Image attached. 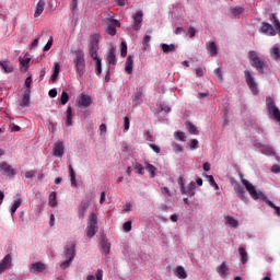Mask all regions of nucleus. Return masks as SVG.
<instances>
[{"label":"nucleus","mask_w":280,"mask_h":280,"mask_svg":"<svg viewBox=\"0 0 280 280\" xmlns=\"http://www.w3.org/2000/svg\"><path fill=\"white\" fill-rule=\"evenodd\" d=\"M213 74H214L217 82H222V80H224V78L222 75V68H217L214 70Z\"/></svg>","instance_id":"79ce46f5"},{"label":"nucleus","mask_w":280,"mask_h":280,"mask_svg":"<svg viewBox=\"0 0 280 280\" xmlns=\"http://www.w3.org/2000/svg\"><path fill=\"white\" fill-rule=\"evenodd\" d=\"M71 261H73V260H71V258H67L66 261L61 262L60 264L61 270H67V268H69V266H71Z\"/></svg>","instance_id":"09e8293b"},{"label":"nucleus","mask_w":280,"mask_h":280,"mask_svg":"<svg viewBox=\"0 0 280 280\" xmlns=\"http://www.w3.org/2000/svg\"><path fill=\"white\" fill-rule=\"evenodd\" d=\"M121 23L115 19H107V25L105 27L106 34L115 36L117 34V27H120Z\"/></svg>","instance_id":"6e6552de"},{"label":"nucleus","mask_w":280,"mask_h":280,"mask_svg":"<svg viewBox=\"0 0 280 280\" xmlns=\"http://www.w3.org/2000/svg\"><path fill=\"white\" fill-rule=\"evenodd\" d=\"M25 86H26V89H28V91H30V89H31V86H32V77L26 78V80H25Z\"/></svg>","instance_id":"774afa93"},{"label":"nucleus","mask_w":280,"mask_h":280,"mask_svg":"<svg viewBox=\"0 0 280 280\" xmlns=\"http://www.w3.org/2000/svg\"><path fill=\"white\" fill-rule=\"evenodd\" d=\"M149 148L155 152V154H161V148L156 144H149Z\"/></svg>","instance_id":"13d9d810"},{"label":"nucleus","mask_w":280,"mask_h":280,"mask_svg":"<svg viewBox=\"0 0 280 280\" xmlns=\"http://www.w3.org/2000/svg\"><path fill=\"white\" fill-rule=\"evenodd\" d=\"M272 174H280V166L278 164H275L271 166Z\"/></svg>","instance_id":"680f3d73"},{"label":"nucleus","mask_w":280,"mask_h":280,"mask_svg":"<svg viewBox=\"0 0 280 280\" xmlns=\"http://www.w3.org/2000/svg\"><path fill=\"white\" fill-rule=\"evenodd\" d=\"M173 272L177 279H187V271L183 266H177L175 269H173Z\"/></svg>","instance_id":"412c9836"},{"label":"nucleus","mask_w":280,"mask_h":280,"mask_svg":"<svg viewBox=\"0 0 280 280\" xmlns=\"http://www.w3.org/2000/svg\"><path fill=\"white\" fill-rule=\"evenodd\" d=\"M103 277H104V270L97 269V272H96V280H102Z\"/></svg>","instance_id":"0e129e2a"},{"label":"nucleus","mask_w":280,"mask_h":280,"mask_svg":"<svg viewBox=\"0 0 280 280\" xmlns=\"http://www.w3.org/2000/svg\"><path fill=\"white\" fill-rule=\"evenodd\" d=\"M95 60V73L96 75L102 74V59H94Z\"/></svg>","instance_id":"c03bdc74"},{"label":"nucleus","mask_w":280,"mask_h":280,"mask_svg":"<svg viewBox=\"0 0 280 280\" xmlns=\"http://www.w3.org/2000/svg\"><path fill=\"white\" fill-rule=\"evenodd\" d=\"M97 51H100V34H94L90 43V56L93 60L100 59L97 57Z\"/></svg>","instance_id":"0eeeda50"},{"label":"nucleus","mask_w":280,"mask_h":280,"mask_svg":"<svg viewBox=\"0 0 280 280\" xmlns=\"http://www.w3.org/2000/svg\"><path fill=\"white\" fill-rule=\"evenodd\" d=\"M133 168L136 170V172H138V174L143 176V165H141V163L135 162Z\"/></svg>","instance_id":"49530a36"},{"label":"nucleus","mask_w":280,"mask_h":280,"mask_svg":"<svg viewBox=\"0 0 280 280\" xmlns=\"http://www.w3.org/2000/svg\"><path fill=\"white\" fill-rule=\"evenodd\" d=\"M95 233H97V214L92 212L88 220L86 237L91 240V237H95Z\"/></svg>","instance_id":"20e7f679"},{"label":"nucleus","mask_w":280,"mask_h":280,"mask_svg":"<svg viewBox=\"0 0 280 280\" xmlns=\"http://www.w3.org/2000/svg\"><path fill=\"white\" fill-rule=\"evenodd\" d=\"M270 56L272 58V60H280V49L279 46L275 45L271 49H270Z\"/></svg>","instance_id":"473e14b6"},{"label":"nucleus","mask_w":280,"mask_h":280,"mask_svg":"<svg viewBox=\"0 0 280 280\" xmlns=\"http://www.w3.org/2000/svg\"><path fill=\"white\" fill-rule=\"evenodd\" d=\"M78 106L79 108H89L92 104V100L89 95L86 94H81V96L78 98Z\"/></svg>","instance_id":"2eb2a0df"},{"label":"nucleus","mask_w":280,"mask_h":280,"mask_svg":"<svg viewBox=\"0 0 280 280\" xmlns=\"http://www.w3.org/2000/svg\"><path fill=\"white\" fill-rule=\"evenodd\" d=\"M133 65H135V57L129 55L125 62V71L129 75L132 73Z\"/></svg>","instance_id":"aec40b11"},{"label":"nucleus","mask_w":280,"mask_h":280,"mask_svg":"<svg viewBox=\"0 0 280 280\" xmlns=\"http://www.w3.org/2000/svg\"><path fill=\"white\" fill-rule=\"evenodd\" d=\"M63 154H65V143H62L61 141L56 142L54 147V156H58L59 159H61Z\"/></svg>","instance_id":"f3484780"},{"label":"nucleus","mask_w":280,"mask_h":280,"mask_svg":"<svg viewBox=\"0 0 280 280\" xmlns=\"http://www.w3.org/2000/svg\"><path fill=\"white\" fill-rule=\"evenodd\" d=\"M172 148L176 154H178V152H183V147L176 142H172Z\"/></svg>","instance_id":"603ef678"},{"label":"nucleus","mask_w":280,"mask_h":280,"mask_svg":"<svg viewBox=\"0 0 280 280\" xmlns=\"http://www.w3.org/2000/svg\"><path fill=\"white\" fill-rule=\"evenodd\" d=\"M107 62L108 65H117V51L115 48H112L107 56Z\"/></svg>","instance_id":"393cba45"},{"label":"nucleus","mask_w":280,"mask_h":280,"mask_svg":"<svg viewBox=\"0 0 280 280\" xmlns=\"http://www.w3.org/2000/svg\"><path fill=\"white\" fill-rule=\"evenodd\" d=\"M36 176V172L35 171H27L25 173V178H34Z\"/></svg>","instance_id":"e2e57ef3"},{"label":"nucleus","mask_w":280,"mask_h":280,"mask_svg":"<svg viewBox=\"0 0 280 280\" xmlns=\"http://www.w3.org/2000/svg\"><path fill=\"white\" fill-rule=\"evenodd\" d=\"M101 253L105 255V257L110 255V242H108L105 235L101 236Z\"/></svg>","instance_id":"f8f14e48"},{"label":"nucleus","mask_w":280,"mask_h":280,"mask_svg":"<svg viewBox=\"0 0 280 280\" xmlns=\"http://www.w3.org/2000/svg\"><path fill=\"white\" fill-rule=\"evenodd\" d=\"M177 183H178V185H179L180 194L185 192V178L179 177V178L177 179Z\"/></svg>","instance_id":"864d4df0"},{"label":"nucleus","mask_w":280,"mask_h":280,"mask_svg":"<svg viewBox=\"0 0 280 280\" xmlns=\"http://www.w3.org/2000/svg\"><path fill=\"white\" fill-rule=\"evenodd\" d=\"M241 183L253 200H259V198L265 200L266 205L271 207V209H275L277 211V215H280V207L276 206L275 202L270 201V199H266V195H264V192L257 191V188H255V186L247 179L242 178Z\"/></svg>","instance_id":"f257e3e1"},{"label":"nucleus","mask_w":280,"mask_h":280,"mask_svg":"<svg viewBox=\"0 0 280 280\" xmlns=\"http://www.w3.org/2000/svg\"><path fill=\"white\" fill-rule=\"evenodd\" d=\"M120 56L122 58H126V56H128V45L126 44V42H122L120 44Z\"/></svg>","instance_id":"37998d69"},{"label":"nucleus","mask_w":280,"mask_h":280,"mask_svg":"<svg viewBox=\"0 0 280 280\" xmlns=\"http://www.w3.org/2000/svg\"><path fill=\"white\" fill-rule=\"evenodd\" d=\"M141 102H143V100L141 98V93L138 92L135 94V100H133L135 106H138V104H141Z\"/></svg>","instance_id":"5fc2aeb1"},{"label":"nucleus","mask_w":280,"mask_h":280,"mask_svg":"<svg viewBox=\"0 0 280 280\" xmlns=\"http://www.w3.org/2000/svg\"><path fill=\"white\" fill-rule=\"evenodd\" d=\"M122 229L125 233H130V231H132V221L125 222Z\"/></svg>","instance_id":"de8ad7c7"},{"label":"nucleus","mask_w":280,"mask_h":280,"mask_svg":"<svg viewBox=\"0 0 280 280\" xmlns=\"http://www.w3.org/2000/svg\"><path fill=\"white\" fill-rule=\"evenodd\" d=\"M175 139H177V141H186L187 137L185 136V132L183 131H176L174 133Z\"/></svg>","instance_id":"a18cd8bd"},{"label":"nucleus","mask_w":280,"mask_h":280,"mask_svg":"<svg viewBox=\"0 0 280 280\" xmlns=\"http://www.w3.org/2000/svg\"><path fill=\"white\" fill-rule=\"evenodd\" d=\"M186 128L190 135H200V131H198V127H196V125H192L191 122H186Z\"/></svg>","instance_id":"e433bc0d"},{"label":"nucleus","mask_w":280,"mask_h":280,"mask_svg":"<svg viewBox=\"0 0 280 280\" xmlns=\"http://www.w3.org/2000/svg\"><path fill=\"white\" fill-rule=\"evenodd\" d=\"M51 45H54V37H50L47 44L44 46V51H49L51 49Z\"/></svg>","instance_id":"6e6d98bb"},{"label":"nucleus","mask_w":280,"mask_h":280,"mask_svg":"<svg viewBox=\"0 0 280 280\" xmlns=\"http://www.w3.org/2000/svg\"><path fill=\"white\" fill-rule=\"evenodd\" d=\"M266 106L268 113L272 115L273 119H276V121H280V110L279 107H277V105L275 104V100L272 97L267 96Z\"/></svg>","instance_id":"423d86ee"},{"label":"nucleus","mask_w":280,"mask_h":280,"mask_svg":"<svg viewBox=\"0 0 280 280\" xmlns=\"http://www.w3.org/2000/svg\"><path fill=\"white\" fill-rule=\"evenodd\" d=\"M190 148L191 150H196V148H198V140L196 139L190 140Z\"/></svg>","instance_id":"69168bd1"},{"label":"nucleus","mask_w":280,"mask_h":280,"mask_svg":"<svg viewBox=\"0 0 280 280\" xmlns=\"http://www.w3.org/2000/svg\"><path fill=\"white\" fill-rule=\"evenodd\" d=\"M259 32L261 34H267L268 36H277V31H275V26L268 22H262Z\"/></svg>","instance_id":"9b49d317"},{"label":"nucleus","mask_w":280,"mask_h":280,"mask_svg":"<svg viewBox=\"0 0 280 280\" xmlns=\"http://www.w3.org/2000/svg\"><path fill=\"white\" fill-rule=\"evenodd\" d=\"M60 102H61L62 106H65V104H67V102H69V93L62 92Z\"/></svg>","instance_id":"3c124183"},{"label":"nucleus","mask_w":280,"mask_h":280,"mask_svg":"<svg viewBox=\"0 0 280 280\" xmlns=\"http://www.w3.org/2000/svg\"><path fill=\"white\" fill-rule=\"evenodd\" d=\"M244 75L245 82L253 95H259V89L257 88V82L255 81V77H253V72L250 70H245Z\"/></svg>","instance_id":"39448f33"},{"label":"nucleus","mask_w":280,"mask_h":280,"mask_svg":"<svg viewBox=\"0 0 280 280\" xmlns=\"http://www.w3.org/2000/svg\"><path fill=\"white\" fill-rule=\"evenodd\" d=\"M0 172L4 176H14L16 174V171L8 162L0 163Z\"/></svg>","instance_id":"ddd939ff"},{"label":"nucleus","mask_w":280,"mask_h":280,"mask_svg":"<svg viewBox=\"0 0 280 280\" xmlns=\"http://www.w3.org/2000/svg\"><path fill=\"white\" fill-rule=\"evenodd\" d=\"M73 54H74L73 63H74L75 73L77 75H79V78H82V75L86 73V61L84 59V50L82 49L74 50Z\"/></svg>","instance_id":"f03ea898"},{"label":"nucleus","mask_w":280,"mask_h":280,"mask_svg":"<svg viewBox=\"0 0 280 280\" xmlns=\"http://www.w3.org/2000/svg\"><path fill=\"white\" fill-rule=\"evenodd\" d=\"M150 40H152V36L150 35H144L143 37V42H142V50L145 51L148 49V47H150Z\"/></svg>","instance_id":"a19ab883"},{"label":"nucleus","mask_w":280,"mask_h":280,"mask_svg":"<svg viewBox=\"0 0 280 280\" xmlns=\"http://www.w3.org/2000/svg\"><path fill=\"white\" fill-rule=\"evenodd\" d=\"M12 266V254H8L7 256H4V258L0 261V275L1 272H4L5 269Z\"/></svg>","instance_id":"dca6fc26"},{"label":"nucleus","mask_w":280,"mask_h":280,"mask_svg":"<svg viewBox=\"0 0 280 280\" xmlns=\"http://www.w3.org/2000/svg\"><path fill=\"white\" fill-rule=\"evenodd\" d=\"M183 196H196V182H190L188 188H184Z\"/></svg>","instance_id":"5701e85b"},{"label":"nucleus","mask_w":280,"mask_h":280,"mask_svg":"<svg viewBox=\"0 0 280 280\" xmlns=\"http://www.w3.org/2000/svg\"><path fill=\"white\" fill-rule=\"evenodd\" d=\"M217 272L222 277V279H226V277H229V265L223 261L219 267H217Z\"/></svg>","instance_id":"a211bd4d"},{"label":"nucleus","mask_w":280,"mask_h":280,"mask_svg":"<svg viewBox=\"0 0 280 280\" xmlns=\"http://www.w3.org/2000/svg\"><path fill=\"white\" fill-rule=\"evenodd\" d=\"M0 66L5 73H12V71H14V67H12V65H10L8 61H1Z\"/></svg>","instance_id":"4c0bfd02"},{"label":"nucleus","mask_w":280,"mask_h":280,"mask_svg":"<svg viewBox=\"0 0 280 280\" xmlns=\"http://www.w3.org/2000/svg\"><path fill=\"white\" fill-rule=\"evenodd\" d=\"M188 34H189V38H194V36H196V27L189 26Z\"/></svg>","instance_id":"052dcab7"},{"label":"nucleus","mask_w":280,"mask_h":280,"mask_svg":"<svg viewBox=\"0 0 280 280\" xmlns=\"http://www.w3.org/2000/svg\"><path fill=\"white\" fill-rule=\"evenodd\" d=\"M65 257L66 259L73 260L75 257V243H70L65 247Z\"/></svg>","instance_id":"4468645a"},{"label":"nucleus","mask_w":280,"mask_h":280,"mask_svg":"<svg viewBox=\"0 0 280 280\" xmlns=\"http://www.w3.org/2000/svg\"><path fill=\"white\" fill-rule=\"evenodd\" d=\"M21 205H23V199L19 198L16 199L12 207H11V215H14L16 213V209H19V207H21Z\"/></svg>","instance_id":"58836bf2"},{"label":"nucleus","mask_w":280,"mask_h":280,"mask_svg":"<svg viewBox=\"0 0 280 280\" xmlns=\"http://www.w3.org/2000/svg\"><path fill=\"white\" fill-rule=\"evenodd\" d=\"M86 211H89V202L82 201L79 208V219L84 220V215H86Z\"/></svg>","instance_id":"b1692460"},{"label":"nucleus","mask_w":280,"mask_h":280,"mask_svg":"<svg viewBox=\"0 0 280 280\" xmlns=\"http://www.w3.org/2000/svg\"><path fill=\"white\" fill-rule=\"evenodd\" d=\"M145 170L150 174V178H154L156 176V172H159L156 166H154L150 163H145Z\"/></svg>","instance_id":"c756f323"},{"label":"nucleus","mask_w":280,"mask_h":280,"mask_svg":"<svg viewBox=\"0 0 280 280\" xmlns=\"http://www.w3.org/2000/svg\"><path fill=\"white\" fill-rule=\"evenodd\" d=\"M238 253L241 255L242 264H247V261H248V252H246V248L238 247Z\"/></svg>","instance_id":"f704fd0d"},{"label":"nucleus","mask_w":280,"mask_h":280,"mask_svg":"<svg viewBox=\"0 0 280 280\" xmlns=\"http://www.w3.org/2000/svg\"><path fill=\"white\" fill-rule=\"evenodd\" d=\"M58 75H60V63L55 62L54 63V72H52V74L50 77V80L52 82H56V80H58Z\"/></svg>","instance_id":"7c9ffc66"},{"label":"nucleus","mask_w":280,"mask_h":280,"mask_svg":"<svg viewBox=\"0 0 280 280\" xmlns=\"http://www.w3.org/2000/svg\"><path fill=\"white\" fill-rule=\"evenodd\" d=\"M45 1L44 0H39L36 8H35V13H34V16L35 18H38L43 14V12L45 11Z\"/></svg>","instance_id":"a878e982"},{"label":"nucleus","mask_w":280,"mask_h":280,"mask_svg":"<svg viewBox=\"0 0 280 280\" xmlns=\"http://www.w3.org/2000/svg\"><path fill=\"white\" fill-rule=\"evenodd\" d=\"M133 19V30L135 32H139L141 30V25H143V11H137Z\"/></svg>","instance_id":"9d476101"},{"label":"nucleus","mask_w":280,"mask_h":280,"mask_svg":"<svg viewBox=\"0 0 280 280\" xmlns=\"http://www.w3.org/2000/svg\"><path fill=\"white\" fill-rule=\"evenodd\" d=\"M233 187L237 198H240V200H242L243 202H248V196H246V190L244 189V186H242V184H240L238 182H235Z\"/></svg>","instance_id":"1a4fd4ad"},{"label":"nucleus","mask_w":280,"mask_h":280,"mask_svg":"<svg viewBox=\"0 0 280 280\" xmlns=\"http://www.w3.org/2000/svg\"><path fill=\"white\" fill-rule=\"evenodd\" d=\"M31 93H32V91L30 89L25 90L20 106H22V107L30 106V95H31Z\"/></svg>","instance_id":"cd10ccee"},{"label":"nucleus","mask_w":280,"mask_h":280,"mask_svg":"<svg viewBox=\"0 0 280 280\" xmlns=\"http://www.w3.org/2000/svg\"><path fill=\"white\" fill-rule=\"evenodd\" d=\"M224 220H225V224H228L229 226H232V229H237V226H240V222L231 215H225Z\"/></svg>","instance_id":"bb28decb"},{"label":"nucleus","mask_w":280,"mask_h":280,"mask_svg":"<svg viewBox=\"0 0 280 280\" xmlns=\"http://www.w3.org/2000/svg\"><path fill=\"white\" fill-rule=\"evenodd\" d=\"M130 130V118L125 117L124 118V132H128Z\"/></svg>","instance_id":"8fccbe9b"},{"label":"nucleus","mask_w":280,"mask_h":280,"mask_svg":"<svg viewBox=\"0 0 280 280\" xmlns=\"http://www.w3.org/2000/svg\"><path fill=\"white\" fill-rule=\"evenodd\" d=\"M244 7H234V8H230V12L233 16L240 19L241 14H244Z\"/></svg>","instance_id":"2f4dec72"},{"label":"nucleus","mask_w":280,"mask_h":280,"mask_svg":"<svg viewBox=\"0 0 280 280\" xmlns=\"http://www.w3.org/2000/svg\"><path fill=\"white\" fill-rule=\"evenodd\" d=\"M31 60L32 59H30V58H25V59H22L20 62H21L22 67H25V69H27V68H30Z\"/></svg>","instance_id":"bf43d9fd"},{"label":"nucleus","mask_w":280,"mask_h":280,"mask_svg":"<svg viewBox=\"0 0 280 280\" xmlns=\"http://www.w3.org/2000/svg\"><path fill=\"white\" fill-rule=\"evenodd\" d=\"M69 174H70V183L71 187H78V182L75 180V171L71 164L68 165Z\"/></svg>","instance_id":"c85d7f7f"},{"label":"nucleus","mask_w":280,"mask_h":280,"mask_svg":"<svg viewBox=\"0 0 280 280\" xmlns=\"http://www.w3.org/2000/svg\"><path fill=\"white\" fill-rule=\"evenodd\" d=\"M248 59H249L252 67H254V69H256V71H258V73H264L265 69H268V60L261 59V57H259V55H257V51L249 50Z\"/></svg>","instance_id":"7ed1b4c3"},{"label":"nucleus","mask_w":280,"mask_h":280,"mask_svg":"<svg viewBox=\"0 0 280 280\" xmlns=\"http://www.w3.org/2000/svg\"><path fill=\"white\" fill-rule=\"evenodd\" d=\"M272 19H273V25H275L276 30L277 31L280 30V21H279V19H277L276 15H271L270 20L272 21Z\"/></svg>","instance_id":"4d7b16f0"},{"label":"nucleus","mask_w":280,"mask_h":280,"mask_svg":"<svg viewBox=\"0 0 280 280\" xmlns=\"http://www.w3.org/2000/svg\"><path fill=\"white\" fill-rule=\"evenodd\" d=\"M161 47H162V51L164 54H172V52L176 51V45H174V44H171V45L162 44Z\"/></svg>","instance_id":"72a5a7b5"},{"label":"nucleus","mask_w":280,"mask_h":280,"mask_svg":"<svg viewBox=\"0 0 280 280\" xmlns=\"http://www.w3.org/2000/svg\"><path fill=\"white\" fill-rule=\"evenodd\" d=\"M57 198V194L56 191H52L50 195H49V201H48V205L49 207H56L58 205V201L56 200Z\"/></svg>","instance_id":"ea45409f"},{"label":"nucleus","mask_w":280,"mask_h":280,"mask_svg":"<svg viewBox=\"0 0 280 280\" xmlns=\"http://www.w3.org/2000/svg\"><path fill=\"white\" fill-rule=\"evenodd\" d=\"M49 97H56L58 95V90L51 89L48 92Z\"/></svg>","instance_id":"338daca9"},{"label":"nucleus","mask_w":280,"mask_h":280,"mask_svg":"<svg viewBox=\"0 0 280 280\" xmlns=\"http://www.w3.org/2000/svg\"><path fill=\"white\" fill-rule=\"evenodd\" d=\"M47 266L40 261L32 264L31 272H45Z\"/></svg>","instance_id":"4be33fe9"},{"label":"nucleus","mask_w":280,"mask_h":280,"mask_svg":"<svg viewBox=\"0 0 280 280\" xmlns=\"http://www.w3.org/2000/svg\"><path fill=\"white\" fill-rule=\"evenodd\" d=\"M206 49L212 58H215V56H218V46L215 45V42L207 43L206 44Z\"/></svg>","instance_id":"6ab92c4d"},{"label":"nucleus","mask_w":280,"mask_h":280,"mask_svg":"<svg viewBox=\"0 0 280 280\" xmlns=\"http://www.w3.org/2000/svg\"><path fill=\"white\" fill-rule=\"evenodd\" d=\"M67 126H73V109H71V106L67 108Z\"/></svg>","instance_id":"c9c22d12"}]
</instances>
